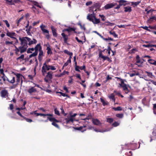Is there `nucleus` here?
Instances as JSON below:
<instances>
[{
	"mask_svg": "<svg viewBox=\"0 0 156 156\" xmlns=\"http://www.w3.org/2000/svg\"><path fill=\"white\" fill-rule=\"evenodd\" d=\"M17 85H18L17 83H16V84H13L12 86L10 87V89H14L17 87Z\"/></svg>",
	"mask_w": 156,
	"mask_h": 156,
	"instance_id": "603ef678",
	"label": "nucleus"
},
{
	"mask_svg": "<svg viewBox=\"0 0 156 156\" xmlns=\"http://www.w3.org/2000/svg\"><path fill=\"white\" fill-rule=\"evenodd\" d=\"M51 65H48L46 64V62H45L43 64V66L42 68L41 72L42 75L44 76H45V74L47 73V71H49Z\"/></svg>",
	"mask_w": 156,
	"mask_h": 156,
	"instance_id": "7ed1b4c3",
	"label": "nucleus"
},
{
	"mask_svg": "<svg viewBox=\"0 0 156 156\" xmlns=\"http://www.w3.org/2000/svg\"><path fill=\"white\" fill-rule=\"evenodd\" d=\"M73 128L75 130H81V131L82 132H84V131H86L87 130L86 129H85L82 130L83 129V127H82V126H80L78 127H73Z\"/></svg>",
	"mask_w": 156,
	"mask_h": 156,
	"instance_id": "393cba45",
	"label": "nucleus"
},
{
	"mask_svg": "<svg viewBox=\"0 0 156 156\" xmlns=\"http://www.w3.org/2000/svg\"><path fill=\"white\" fill-rule=\"evenodd\" d=\"M92 122L94 125H95L98 126L101 124L100 121L97 119H93Z\"/></svg>",
	"mask_w": 156,
	"mask_h": 156,
	"instance_id": "a211bd4d",
	"label": "nucleus"
},
{
	"mask_svg": "<svg viewBox=\"0 0 156 156\" xmlns=\"http://www.w3.org/2000/svg\"><path fill=\"white\" fill-rule=\"evenodd\" d=\"M33 4L34 5L37 6L40 8H41V6L38 4V3L36 1H34Z\"/></svg>",
	"mask_w": 156,
	"mask_h": 156,
	"instance_id": "c03bdc74",
	"label": "nucleus"
},
{
	"mask_svg": "<svg viewBox=\"0 0 156 156\" xmlns=\"http://www.w3.org/2000/svg\"><path fill=\"white\" fill-rule=\"evenodd\" d=\"M113 109L115 111L122 110V108L119 106L117 107L116 108L114 107L113 108Z\"/></svg>",
	"mask_w": 156,
	"mask_h": 156,
	"instance_id": "58836bf2",
	"label": "nucleus"
},
{
	"mask_svg": "<svg viewBox=\"0 0 156 156\" xmlns=\"http://www.w3.org/2000/svg\"><path fill=\"white\" fill-rule=\"evenodd\" d=\"M113 121V119L112 118H108L107 119V122L109 123H112Z\"/></svg>",
	"mask_w": 156,
	"mask_h": 156,
	"instance_id": "ea45409f",
	"label": "nucleus"
},
{
	"mask_svg": "<svg viewBox=\"0 0 156 156\" xmlns=\"http://www.w3.org/2000/svg\"><path fill=\"white\" fill-rule=\"evenodd\" d=\"M87 19L92 22L94 24L99 23L100 21L99 19H97L94 15V13L88 14L87 16Z\"/></svg>",
	"mask_w": 156,
	"mask_h": 156,
	"instance_id": "f03ea898",
	"label": "nucleus"
},
{
	"mask_svg": "<svg viewBox=\"0 0 156 156\" xmlns=\"http://www.w3.org/2000/svg\"><path fill=\"white\" fill-rule=\"evenodd\" d=\"M68 32H70L72 31H74V33H76V32L75 31V30H76V29L75 28H73V27H69V28H68Z\"/></svg>",
	"mask_w": 156,
	"mask_h": 156,
	"instance_id": "7c9ffc66",
	"label": "nucleus"
},
{
	"mask_svg": "<svg viewBox=\"0 0 156 156\" xmlns=\"http://www.w3.org/2000/svg\"><path fill=\"white\" fill-rule=\"evenodd\" d=\"M126 154L130 156H132V153L131 151H129V152L126 153Z\"/></svg>",
	"mask_w": 156,
	"mask_h": 156,
	"instance_id": "052dcab7",
	"label": "nucleus"
},
{
	"mask_svg": "<svg viewBox=\"0 0 156 156\" xmlns=\"http://www.w3.org/2000/svg\"><path fill=\"white\" fill-rule=\"evenodd\" d=\"M53 72L51 71L48 72L47 75L46 76V77L47 78L49 79V80L52 79L53 78Z\"/></svg>",
	"mask_w": 156,
	"mask_h": 156,
	"instance_id": "ddd939ff",
	"label": "nucleus"
},
{
	"mask_svg": "<svg viewBox=\"0 0 156 156\" xmlns=\"http://www.w3.org/2000/svg\"><path fill=\"white\" fill-rule=\"evenodd\" d=\"M47 48L46 50H47V53L48 55H49L50 54H52V52L51 51V46L50 44H48V46L47 45Z\"/></svg>",
	"mask_w": 156,
	"mask_h": 156,
	"instance_id": "4be33fe9",
	"label": "nucleus"
},
{
	"mask_svg": "<svg viewBox=\"0 0 156 156\" xmlns=\"http://www.w3.org/2000/svg\"><path fill=\"white\" fill-rule=\"evenodd\" d=\"M7 80L9 83H15V78L14 77H13L12 78V79L10 81H9L8 79H7Z\"/></svg>",
	"mask_w": 156,
	"mask_h": 156,
	"instance_id": "a19ab883",
	"label": "nucleus"
},
{
	"mask_svg": "<svg viewBox=\"0 0 156 156\" xmlns=\"http://www.w3.org/2000/svg\"><path fill=\"white\" fill-rule=\"evenodd\" d=\"M23 16H22L21 17H20L19 19L17 22V23L18 24H18L20 23V22L23 19Z\"/></svg>",
	"mask_w": 156,
	"mask_h": 156,
	"instance_id": "6e6d98bb",
	"label": "nucleus"
},
{
	"mask_svg": "<svg viewBox=\"0 0 156 156\" xmlns=\"http://www.w3.org/2000/svg\"><path fill=\"white\" fill-rule=\"evenodd\" d=\"M141 2L140 1H138L136 2H132L131 4L132 5H133V7H135V6H136L138 5Z\"/></svg>",
	"mask_w": 156,
	"mask_h": 156,
	"instance_id": "bb28decb",
	"label": "nucleus"
},
{
	"mask_svg": "<svg viewBox=\"0 0 156 156\" xmlns=\"http://www.w3.org/2000/svg\"><path fill=\"white\" fill-rule=\"evenodd\" d=\"M15 49L14 51H15V53L16 54L18 55V52L20 51V49H19V47L17 48L16 46H15Z\"/></svg>",
	"mask_w": 156,
	"mask_h": 156,
	"instance_id": "79ce46f5",
	"label": "nucleus"
},
{
	"mask_svg": "<svg viewBox=\"0 0 156 156\" xmlns=\"http://www.w3.org/2000/svg\"><path fill=\"white\" fill-rule=\"evenodd\" d=\"M37 91V90L36 88H34V87H32L27 90V92L30 94L32 93H35Z\"/></svg>",
	"mask_w": 156,
	"mask_h": 156,
	"instance_id": "4468645a",
	"label": "nucleus"
},
{
	"mask_svg": "<svg viewBox=\"0 0 156 156\" xmlns=\"http://www.w3.org/2000/svg\"><path fill=\"white\" fill-rule=\"evenodd\" d=\"M92 117L91 114L90 113L88 115L85 119H82L83 120H89L91 119Z\"/></svg>",
	"mask_w": 156,
	"mask_h": 156,
	"instance_id": "2f4dec72",
	"label": "nucleus"
},
{
	"mask_svg": "<svg viewBox=\"0 0 156 156\" xmlns=\"http://www.w3.org/2000/svg\"><path fill=\"white\" fill-rule=\"evenodd\" d=\"M79 69H80V70H84L85 69L86 66L85 65H83L82 66H79Z\"/></svg>",
	"mask_w": 156,
	"mask_h": 156,
	"instance_id": "4d7b16f0",
	"label": "nucleus"
},
{
	"mask_svg": "<svg viewBox=\"0 0 156 156\" xmlns=\"http://www.w3.org/2000/svg\"><path fill=\"white\" fill-rule=\"evenodd\" d=\"M118 2H119V5L121 6L122 5L124 6H126V2L127 1L125 0H119Z\"/></svg>",
	"mask_w": 156,
	"mask_h": 156,
	"instance_id": "aec40b11",
	"label": "nucleus"
},
{
	"mask_svg": "<svg viewBox=\"0 0 156 156\" xmlns=\"http://www.w3.org/2000/svg\"><path fill=\"white\" fill-rule=\"evenodd\" d=\"M109 98L110 99H112L113 101L115 102V95L113 94V93L111 94L110 95V96L109 97Z\"/></svg>",
	"mask_w": 156,
	"mask_h": 156,
	"instance_id": "72a5a7b5",
	"label": "nucleus"
},
{
	"mask_svg": "<svg viewBox=\"0 0 156 156\" xmlns=\"http://www.w3.org/2000/svg\"><path fill=\"white\" fill-rule=\"evenodd\" d=\"M13 105L12 104H10L9 105V109L11 110H12L13 109Z\"/></svg>",
	"mask_w": 156,
	"mask_h": 156,
	"instance_id": "0e129e2a",
	"label": "nucleus"
},
{
	"mask_svg": "<svg viewBox=\"0 0 156 156\" xmlns=\"http://www.w3.org/2000/svg\"><path fill=\"white\" fill-rule=\"evenodd\" d=\"M153 113L156 115V103L153 104Z\"/></svg>",
	"mask_w": 156,
	"mask_h": 156,
	"instance_id": "e433bc0d",
	"label": "nucleus"
},
{
	"mask_svg": "<svg viewBox=\"0 0 156 156\" xmlns=\"http://www.w3.org/2000/svg\"><path fill=\"white\" fill-rule=\"evenodd\" d=\"M103 39H104L106 41H108V40H110L111 41H113V38H112L111 37H108V38H103Z\"/></svg>",
	"mask_w": 156,
	"mask_h": 156,
	"instance_id": "e2e57ef3",
	"label": "nucleus"
},
{
	"mask_svg": "<svg viewBox=\"0 0 156 156\" xmlns=\"http://www.w3.org/2000/svg\"><path fill=\"white\" fill-rule=\"evenodd\" d=\"M55 114L59 116L60 115L59 111L56 108H55Z\"/></svg>",
	"mask_w": 156,
	"mask_h": 156,
	"instance_id": "09e8293b",
	"label": "nucleus"
},
{
	"mask_svg": "<svg viewBox=\"0 0 156 156\" xmlns=\"http://www.w3.org/2000/svg\"><path fill=\"white\" fill-rule=\"evenodd\" d=\"M47 118L48 119H49L50 121L51 122L53 121L51 123L52 125L58 128H59V126L55 122H59V120H57L54 118L48 117Z\"/></svg>",
	"mask_w": 156,
	"mask_h": 156,
	"instance_id": "423d86ee",
	"label": "nucleus"
},
{
	"mask_svg": "<svg viewBox=\"0 0 156 156\" xmlns=\"http://www.w3.org/2000/svg\"><path fill=\"white\" fill-rule=\"evenodd\" d=\"M117 5V4L116 3L108 4L104 6V8L105 9H108L112 8Z\"/></svg>",
	"mask_w": 156,
	"mask_h": 156,
	"instance_id": "6e6552de",
	"label": "nucleus"
},
{
	"mask_svg": "<svg viewBox=\"0 0 156 156\" xmlns=\"http://www.w3.org/2000/svg\"><path fill=\"white\" fill-rule=\"evenodd\" d=\"M51 29L52 30L53 36L55 37H57V34L56 32V30L54 28V27L53 26H52L51 27Z\"/></svg>",
	"mask_w": 156,
	"mask_h": 156,
	"instance_id": "412c9836",
	"label": "nucleus"
},
{
	"mask_svg": "<svg viewBox=\"0 0 156 156\" xmlns=\"http://www.w3.org/2000/svg\"><path fill=\"white\" fill-rule=\"evenodd\" d=\"M16 76L17 78L16 79L17 83L18 85V83L20 81H21V85H22L23 82L22 77H24L20 73H17L16 75Z\"/></svg>",
	"mask_w": 156,
	"mask_h": 156,
	"instance_id": "0eeeda50",
	"label": "nucleus"
},
{
	"mask_svg": "<svg viewBox=\"0 0 156 156\" xmlns=\"http://www.w3.org/2000/svg\"><path fill=\"white\" fill-rule=\"evenodd\" d=\"M98 56L99 58L103 59L104 61H105L107 60V58L108 57L107 56H105L103 55H102L101 52H100L99 53Z\"/></svg>",
	"mask_w": 156,
	"mask_h": 156,
	"instance_id": "5701e85b",
	"label": "nucleus"
},
{
	"mask_svg": "<svg viewBox=\"0 0 156 156\" xmlns=\"http://www.w3.org/2000/svg\"><path fill=\"white\" fill-rule=\"evenodd\" d=\"M28 47L24 46H20L19 47V49H20V51L21 53H22L27 50V48Z\"/></svg>",
	"mask_w": 156,
	"mask_h": 156,
	"instance_id": "2eb2a0df",
	"label": "nucleus"
},
{
	"mask_svg": "<svg viewBox=\"0 0 156 156\" xmlns=\"http://www.w3.org/2000/svg\"><path fill=\"white\" fill-rule=\"evenodd\" d=\"M145 72L147 74L148 76L150 77V78H152V77L153 76L152 73L148 72L147 71H146Z\"/></svg>",
	"mask_w": 156,
	"mask_h": 156,
	"instance_id": "4c0bfd02",
	"label": "nucleus"
},
{
	"mask_svg": "<svg viewBox=\"0 0 156 156\" xmlns=\"http://www.w3.org/2000/svg\"><path fill=\"white\" fill-rule=\"evenodd\" d=\"M45 27V25L42 24L40 26V27L44 33H46L49 34V31L48 30L45 29L44 28Z\"/></svg>",
	"mask_w": 156,
	"mask_h": 156,
	"instance_id": "f3484780",
	"label": "nucleus"
},
{
	"mask_svg": "<svg viewBox=\"0 0 156 156\" xmlns=\"http://www.w3.org/2000/svg\"><path fill=\"white\" fill-rule=\"evenodd\" d=\"M116 116L119 118H122L123 117V114L122 113H121V114H117L115 115Z\"/></svg>",
	"mask_w": 156,
	"mask_h": 156,
	"instance_id": "c9c22d12",
	"label": "nucleus"
},
{
	"mask_svg": "<svg viewBox=\"0 0 156 156\" xmlns=\"http://www.w3.org/2000/svg\"><path fill=\"white\" fill-rule=\"evenodd\" d=\"M31 28H32V26H30L29 27L28 29H27L26 30V31L27 32V34L28 35H31V34L30 31V30H31Z\"/></svg>",
	"mask_w": 156,
	"mask_h": 156,
	"instance_id": "f704fd0d",
	"label": "nucleus"
},
{
	"mask_svg": "<svg viewBox=\"0 0 156 156\" xmlns=\"http://www.w3.org/2000/svg\"><path fill=\"white\" fill-rule=\"evenodd\" d=\"M61 35L64 39V42L65 43H67V40L68 39V36L66 35L64 33H62L61 34Z\"/></svg>",
	"mask_w": 156,
	"mask_h": 156,
	"instance_id": "dca6fc26",
	"label": "nucleus"
},
{
	"mask_svg": "<svg viewBox=\"0 0 156 156\" xmlns=\"http://www.w3.org/2000/svg\"><path fill=\"white\" fill-rule=\"evenodd\" d=\"M75 70L78 72H80V70L79 69V66H76V67H75Z\"/></svg>",
	"mask_w": 156,
	"mask_h": 156,
	"instance_id": "69168bd1",
	"label": "nucleus"
},
{
	"mask_svg": "<svg viewBox=\"0 0 156 156\" xmlns=\"http://www.w3.org/2000/svg\"><path fill=\"white\" fill-rule=\"evenodd\" d=\"M38 54V53L36 52V51H34V52H33L32 54H30L29 56V58H30L33 57H35Z\"/></svg>",
	"mask_w": 156,
	"mask_h": 156,
	"instance_id": "473e14b6",
	"label": "nucleus"
},
{
	"mask_svg": "<svg viewBox=\"0 0 156 156\" xmlns=\"http://www.w3.org/2000/svg\"><path fill=\"white\" fill-rule=\"evenodd\" d=\"M101 5L99 3H96L94 4L90 8V10H92L93 13H94L97 10L100 11V8Z\"/></svg>",
	"mask_w": 156,
	"mask_h": 156,
	"instance_id": "39448f33",
	"label": "nucleus"
},
{
	"mask_svg": "<svg viewBox=\"0 0 156 156\" xmlns=\"http://www.w3.org/2000/svg\"><path fill=\"white\" fill-rule=\"evenodd\" d=\"M115 78L117 79L120 80L121 82V83H119L120 86L123 89V90L125 92V94H127L129 92V90L128 88L131 89V87L129 85H127L124 83V80L121 78L119 77H115Z\"/></svg>",
	"mask_w": 156,
	"mask_h": 156,
	"instance_id": "f257e3e1",
	"label": "nucleus"
},
{
	"mask_svg": "<svg viewBox=\"0 0 156 156\" xmlns=\"http://www.w3.org/2000/svg\"><path fill=\"white\" fill-rule=\"evenodd\" d=\"M30 40L28 39V41L29 42L28 43V45L30 46L31 45L34 44H36L37 43V41L36 39L33 38V40H31V38H29Z\"/></svg>",
	"mask_w": 156,
	"mask_h": 156,
	"instance_id": "9b49d317",
	"label": "nucleus"
},
{
	"mask_svg": "<svg viewBox=\"0 0 156 156\" xmlns=\"http://www.w3.org/2000/svg\"><path fill=\"white\" fill-rule=\"evenodd\" d=\"M136 65H137L136 63H141V64H142L143 63V62L142 61L140 60V56L138 55H137L136 56Z\"/></svg>",
	"mask_w": 156,
	"mask_h": 156,
	"instance_id": "b1692460",
	"label": "nucleus"
},
{
	"mask_svg": "<svg viewBox=\"0 0 156 156\" xmlns=\"http://www.w3.org/2000/svg\"><path fill=\"white\" fill-rule=\"evenodd\" d=\"M124 12H131L132 10V8L131 7L128 6L124 7Z\"/></svg>",
	"mask_w": 156,
	"mask_h": 156,
	"instance_id": "a878e982",
	"label": "nucleus"
},
{
	"mask_svg": "<svg viewBox=\"0 0 156 156\" xmlns=\"http://www.w3.org/2000/svg\"><path fill=\"white\" fill-rule=\"evenodd\" d=\"M149 28L151 29H155L156 30V25L153 26H149Z\"/></svg>",
	"mask_w": 156,
	"mask_h": 156,
	"instance_id": "13d9d810",
	"label": "nucleus"
},
{
	"mask_svg": "<svg viewBox=\"0 0 156 156\" xmlns=\"http://www.w3.org/2000/svg\"><path fill=\"white\" fill-rule=\"evenodd\" d=\"M154 60H154L153 59H148V60H147V61L150 64H152V65H153V63L154 62Z\"/></svg>",
	"mask_w": 156,
	"mask_h": 156,
	"instance_id": "a18cd8bd",
	"label": "nucleus"
},
{
	"mask_svg": "<svg viewBox=\"0 0 156 156\" xmlns=\"http://www.w3.org/2000/svg\"><path fill=\"white\" fill-rule=\"evenodd\" d=\"M76 76L77 78H78L80 80L81 79V77L80 76V75L79 74H76Z\"/></svg>",
	"mask_w": 156,
	"mask_h": 156,
	"instance_id": "774afa93",
	"label": "nucleus"
},
{
	"mask_svg": "<svg viewBox=\"0 0 156 156\" xmlns=\"http://www.w3.org/2000/svg\"><path fill=\"white\" fill-rule=\"evenodd\" d=\"M35 51L38 53V51L42 49V47L41 45L40 44H37L35 47Z\"/></svg>",
	"mask_w": 156,
	"mask_h": 156,
	"instance_id": "6ab92c4d",
	"label": "nucleus"
},
{
	"mask_svg": "<svg viewBox=\"0 0 156 156\" xmlns=\"http://www.w3.org/2000/svg\"><path fill=\"white\" fill-rule=\"evenodd\" d=\"M23 118L24 119L26 120V121L28 122H32V120L30 119L27 118L25 117H24Z\"/></svg>",
	"mask_w": 156,
	"mask_h": 156,
	"instance_id": "8fccbe9b",
	"label": "nucleus"
},
{
	"mask_svg": "<svg viewBox=\"0 0 156 156\" xmlns=\"http://www.w3.org/2000/svg\"><path fill=\"white\" fill-rule=\"evenodd\" d=\"M19 39L20 41V44L22 45V46H24L27 47H28V39L30 40L29 39V37H23L22 38L20 37L19 38Z\"/></svg>",
	"mask_w": 156,
	"mask_h": 156,
	"instance_id": "20e7f679",
	"label": "nucleus"
},
{
	"mask_svg": "<svg viewBox=\"0 0 156 156\" xmlns=\"http://www.w3.org/2000/svg\"><path fill=\"white\" fill-rule=\"evenodd\" d=\"M24 58V55L22 54L19 57L17 58H16V60H18L21 59H22L23 60Z\"/></svg>",
	"mask_w": 156,
	"mask_h": 156,
	"instance_id": "de8ad7c7",
	"label": "nucleus"
},
{
	"mask_svg": "<svg viewBox=\"0 0 156 156\" xmlns=\"http://www.w3.org/2000/svg\"><path fill=\"white\" fill-rule=\"evenodd\" d=\"M92 3V1H89L87 2L86 3V5L87 6H88L91 5Z\"/></svg>",
	"mask_w": 156,
	"mask_h": 156,
	"instance_id": "680f3d73",
	"label": "nucleus"
},
{
	"mask_svg": "<svg viewBox=\"0 0 156 156\" xmlns=\"http://www.w3.org/2000/svg\"><path fill=\"white\" fill-rule=\"evenodd\" d=\"M39 53L38 56V59L40 62H41L42 59V58L43 56V50L41 49L39 51Z\"/></svg>",
	"mask_w": 156,
	"mask_h": 156,
	"instance_id": "9d476101",
	"label": "nucleus"
},
{
	"mask_svg": "<svg viewBox=\"0 0 156 156\" xmlns=\"http://www.w3.org/2000/svg\"><path fill=\"white\" fill-rule=\"evenodd\" d=\"M119 124V123L117 122H115L113 123L112 125L114 127H116L118 126Z\"/></svg>",
	"mask_w": 156,
	"mask_h": 156,
	"instance_id": "37998d69",
	"label": "nucleus"
},
{
	"mask_svg": "<svg viewBox=\"0 0 156 156\" xmlns=\"http://www.w3.org/2000/svg\"><path fill=\"white\" fill-rule=\"evenodd\" d=\"M141 27L143 28V29L145 30L148 31H149V32L151 31L150 30L148 29L149 27H148L147 26H144V27L142 26Z\"/></svg>",
	"mask_w": 156,
	"mask_h": 156,
	"instance_id": "49530a36",
	"label": "nucleus"
},
{
	"mask_svg": "<svg viewBox=\"0 0 156 156\" xmlns=\"http://www.w3.org/2000/svg\"><path fill=\"white\" fill-rule=\"evenodd\" d=\"M6 35L11 38L16 39V38L13 37L15 35V33L14 32L11 33L9 32V31H8L6 33Z\"/></svg>",
	"mask_w": 156,
	"mask_h": 156,
	"instance_id": "1a4fd4ad",
	"label": "nucleus"
},
{
	"mask_svg": "<svg viewBox=\"0 0 156 156\" xmlns=\"http://www.w3.org/2000/svg\"><path fill=\"white\" fill-rule=\"evenodd\" d=\"M64 52L65 54L69 55V57H72L73 55V53L72 52L69 51L67 50H65L64 51Z\"/></svg>",
	"mask_w": 156,
	"mask_h": 156,
	"instance_id": "cd10ccee",
	"label": "nucleus"
},
{
	"mask_svg": "<svg viewBox=\"0 0 156 156\" xmlns=\"http://www.w3.org/2000/svg\"><path fill=\"white\" fill-rule=\"evenodd\" d=\"M2 79L3 81L4 82L6 80H7V79L8 78L5 75H3V76L2 77Z\"/></svg>",
	"mask_w": 156,
	"mask_h": 156,
	"instance_id": "3c124183",
	"label": "nucleus"
},
{
	"mask_svg": "<svg viewBox=\"0 0 156 156\" xmlns=\"http://www.w3.org/2000/svg\"><path fill=\"white\" fill-rule=\"evenodd\" d=\"M1 96L3 98H5L6 96H8V91L6 90H2L1 91Z\"/></svg>",
	"mask_w": 156,
	"mask_h": 156,
	"instance_id": "f8f14e48",
	"label": "nucleus"
},
{
	"mask_svg": "<svg viewBox=\"0 0 156 156\" xmlns=\"http://www.w3.org/2000/svg\"><path fill=\"white\" fill-rule=\"evenodd\" d=\"M100 100L103 106H105L108 104V102H105L102 98H100Z\"/></svg>",
	"mask_w": 156,
	"mask_h": 156,
	"instance_id": "c756f323",
	"label": "nucleus"
},
{
	"mask_svg": "<svg viewBox=\"0 0 156 156\" xmlns=\"http://www.w3.org/2000/svg\"><path fill=\"white\" fill-rule=\"evenodd\" d=\"M5 23L7 26V27H9L10 26V25L9 23H8V21L7 20H4L3 21Z\"/></svg>",
	"mask_w": 156,
	"mask_h": 156,
	"instance_id": "bf43d9fd",
	"label": "nucleus"
},
{
	"mask_svg": "<svg viewBox=\"0 0 156 156\" xmlns=\"http://www.w3.org/2000/svg\"><path fill=\"white\" fill-rule=\"evenodd\" d=\"M109 33L110 34L112 35L114 37H118V36L116 34L115 31H111L109 32Z\"/></svg>",
	"mask_w": 156,
	"mask_h": 156,
	"instance_id": "c85d7f7f",
	"label": "nucleus"
},
{
	"mask_svg": "<svg viewBox=\"0 0 156 156\" xmlns=\"http://www.w3.org/2000/svg\"><path fill=\"white\" fill-rule=\"evenodd\" d=\"M16 113L21 117L23 118L24 117V116L21 114V113H20V112L19 111L17 112H16Z\"/></svg>",
	"mask_w": 156,
	"mask_h": 156,
	"instance_id": "338daca9",
	"label": "nucleus"
},
{
	"mask_svg": "<svg viewBox=\"0 0 156 156\" xmlns=\"http://www.w3.org/2000/svg\"><path fill=\"white\" fill-rule=\"evenodd\" d=\"M99 16L101 17V18L102 20L103 21H105V17L103 15H102L101 14H99Z\"/></svg>",
	"mask_w": 156,
	"mask_h": 156,
	"instance_id": "5fc2aeb1",
	"label": "nucleus"
},
{
	"mask_svg": "<svg viewBox=\"0 0 156 156\" xmlns=\"http://www.w3.org/2000/svg\"><path fill=\"white\" fill-rule=\"evenodd\" d=\"M1 65H0V73L2 74L3 75H5V74L4 73V70L3 69H1Z\"/></svg>",
	"mask_w": 156,
	"mask_h": 156,
	"instance_id": "864d4df0",
	"label": "nucleus"
}]
</instances>
